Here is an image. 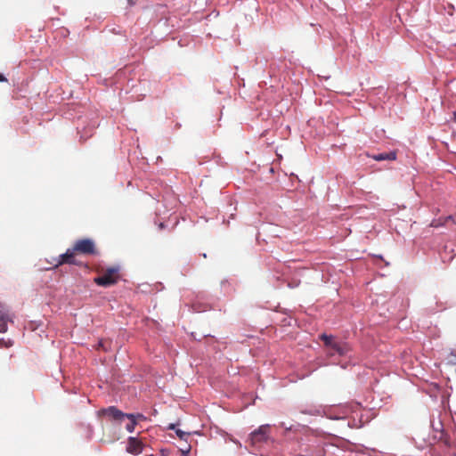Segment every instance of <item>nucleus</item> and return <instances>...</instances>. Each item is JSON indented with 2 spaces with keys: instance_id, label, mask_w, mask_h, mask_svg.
I'll return each mask as SVG.
<instances>
[{
  "instance_id": "f257e3e1",
  "label": "nucleus",
  "mask_w": 456,
  "mask_h": 456,
  "mask_svg": "<svg viewBox=\"0 0 456 456\" xmlns=\"http://www.w3.org/2000/svg\"><path fill=\"white\" fill-rule=\"evenodd\" d=\"M320 339L323 341L329 356H348L352 351L348 343L337 340L333 336L322 334Z\"/></svg>"
},
{
  "instance_id": "f03ea898",
  "label": "nucleus",
  "mask_w": 456,
  "mask_h": 456,
  "mask_svg": "<svg viewBox=\"0 0 456 456\" xmlns=\"http://www.w3.org/2000/svg\"><path fill=\"white\" fill-rule=\"evenodd\" d=\"M102 413L108 416L111 420L117 421L118 424H121L126 419H134L136 424L139 421L146 419V417L142 413H124L115 406H110L102 410Z\"/></svg>"
},
{
  "instance_id": "7ed1b4c3",
  "label": "nucleus",
  "mask_w": 456,
  "mask_h": 456,
  "mask_svg": "<svg viewBox=\"0 0 456 456\" xmlns=\"http://www.w3.org/2000/svg\"><path fill=\"white\" fill-rule=\"evenodd\" d=\"M119 268L116 266L107 268L101 275L94 278V281L102 287H110L114 285L119 280Z\"/></svg>"
},
{
  "instance_id": "20e7f679",
  "label": "nucleus",
  "mask_w": 456,
  "mask_h": 456,
  "mask_svg": "<svg viewBox=\"0 0 456 456\" xmlns=\"http://www.w3.org/2000/svg\"><path fill=\"white\" fill-rule=\"evenodd\" d=\"M72 248L77 254L98 255L94 241L88 238L76 240Z\"/></svg>"
},
{
  "instance_id": "39448f33",
  "label": "nucleus",
  "mask_w": 456,
  "mask_h": 456,
  "mask_svg": "<svg viewBox=\"0 0 456 456\" xmlns=\"http://www.w3.org/2000/svg\"><path fill=\"white\" fill-rule=\"evenodd\" d=\"M269 425H262L249 435V442L251 445H259L269 439Z\"/></svg>"
},
{
  "instance_id": "423d86ee",
  "label": "nucleus",
  "mask_w": 456,
  "mask_h": 456,
  "mask_svg": "<svg viewBox=\"0 0 456 456\" xmlns=\"http://www.w3.org/2000/svg\"><path fill=\"white\" fill-rule=\"evenodd\" d=\"M77 253L73 250V248H68L64 254L59 256L56 259V264L54 265V268L59 267L64 264L68 265H77L76 260Z\"/></svg>"
},
{
  "instance_id": "0eeeda50",
  "label": "nucleus",
  "mask_w": 456,
  "mask_h": 456,
  "mask_svg": "<svg viewBox=\"0 0 456 456\" xmlns=\"http://www.w3.org/2000/svg\"><path fill=\"white\" fill-rule=\"evenodd\" d=\"M144 448L143 443L137 437L130 436L127 438L126 451L133 455H139Z\"/></svg>"
},
{
  "instance_id": "6e6552de",
  "label": "nucleus",
  "mask_w": 456,
  "mask_h": 456,
  "mask_svg": "<svg viewBox=\"0 0 456 456\" xmlns=\"http://www.w3.org/2000/svg\"><path fill=\"white\" fill-rule=\"evenodd\" d=\"M370 157L377 161L395 160L396 159V152L395 151L384 152V153L375 154V155H372Z\"/></svg>"
},
{
  "instance_id": "1a4fd4ad",
  "label": "nucleus",
  "mask_w": 456,
  "mask_h": 456,
  "mask_svg": "<svg viewBox=\"0 0 456 456\" xmlns=\"http://www.w3.org/2000/svg\"><path fill=\"white\" fill-rule=\"evenodd\" d=\"M175 427V424H170L168 426V429L175 430V434L181 440L187 441V438L190 436V433L182 431L181 429L176 428Z\"/></svg>"
},
{
  "instance_id": "9d476101",
  "label": "nucleus",
  "mask_w": 456,
  "mask_h": 456,
  "mask_svg": "<svg viewBox=\"0 0 456 456\" xmlns=\"http://www.w3.org/2000/svg\"><path fill=\"white\" fill-rule=\"evenodd\" d=\"M449 220H452V216H448L446 217H440L438 219H435L431 222L430 226L437 228V227L444 225L447 223V221H449Z\"/></svg>"
},
{
  "instance_id": "9b49d317",
  "label": "nucleus",
  "mask_w": 456,
  "mask_h": 456,
  "mask_svg": "<svg viewBox=\"0 0 456 456\" xmlns=\"http://www.w3.org/2000/svg\"><path fill=\"white\" fill-rule=\"evenodd\" d=\"M137 424L134 422V419H128V422L127 424L126 425V429L129 432V433H133L134 431V428H135V426Z\"/></svg>"
},
{
  "instance_id": "f8f14e48",
  "label": "nucleus",
  "mask_w": 456,
  "mask_h": 456,
  "mask_svg": "<svg viewBox=\"0 0 456 456\" xmlns=\"http://www.w3.org/2000/svg\"><path fill=\"white\" fill-rule=\"evenodd\" d=\"M8 314L4 306L0 305V321L7 320Z\"/></svg>"
},
{
  "instance_id": "ddd939ff",
  "label": "nucleus",
  "mask_w": 456,
  "mask_h": 456,
  "mask_svg": "<svg viewBox=\"0 0 456 456\" xmlns=\"http://www.w3.org/2000/svg\"><path fill=\"white\" fill-rule=\"evenodd\" d=\"M448 363L451 364V365H455L456 364V352H452L449 355H448Z\"/></svg>"
},
{
  "instance_id": "4468645a",
  "label": "nucleus",
  "mask_w": 456,
  "mask_h": 456,
  "mask_svg": "<svg viewBox=\"0 0 456 456\" xmlns=\"http://www.w3.org/2000/svg\"><path fill=\"white\" fill-rule=\"evenodd\" d=\"M7 330L6 320L0 321V333H4Z\"/></svg>"
},
{
  "instance_id": "2eb2a0df",
  "label": "nucleus",
  "mask_w": 456,
  "mask_h": 456,
  "mask_svg": "<svg viewBox=\"0 0 456 456\" xmlns=\"http://www.w3.org/2000/svg\"><path fill=\"white\" fill-rule=\"evenodd\" d=\"M97 349H102L104 351H107V347L105 346V342L103 340H100L97 344Z\"/></svg>"
},
{
  "instance_id": "dca6fc26",
  "label": "nucleus",
  "mask_w": 456,
  "mask_h": 456,
  "mask_svg": "<svg viewBox=\"0 0 456 456\" xmlns=\"http://www.w3.org/2000/svg\"><path fill=\"white\" fill-rule=\"evenodd\" d=\"M0 82H7V78L0 73Z\"/></svg>"
},
{
  "instance_id": "f3484780",
  "label": "nucleus",
  "mask_w": 456,
  "mask_h": 456,
  "mask_svg": "<svg viewBox=\"0 0 456 456\" xmlns=\"http://www.w3.org/2000/svg\"><path fill=\"white\" fill-rule=\"evenodd\" d=\"M190 450H191V445H188V446L186 447L185 451H184V452H185V453H188V452H190Z\"/></svg>"
},
{
  "instance_id": "a211bd4d",
  "label": "nucleus",
  "mask_w": 456,
  "mask_h": 456,
  "mask_svg": "<svg viewBox=\"0 0 456 456\" xmlns=\"http://www.w3.org/2000/svg\"><path fill=\"white\" fill-rule=\"evenodd\" d=\"M453 120L456 122V111L453 112Z\"/></svg>"
},
{
  "instance_id": "6ab92c4d",
  "label": "nucleus",
  "mask_w": 456,
  "mask_h": 456,
  "mask_svg": "<svg viewBox=\"0 0 456 456\" xmlns=\"http://www.w3.org/2000/svg\"><path fill=\"white\" fill-rule=\"evenodd\" d=\"M128 2H129V4H133V3H132V0H128Z\"/></svg>"
},
{
  "instance_id": "aec40b11",
  "label": "nucleus",
  "mask_w": 456,
  "mask_h": 456,
  "mask_svg": "<svg viewBox=\"0 0 456 456\" xmlns=\"http://www.w3.org/2000/svg\"><path fill=\"white\" fill-rule=\"evenodd\" d=\"M149 456H154V455H153V454H151V455H149Z\"/></svg>"
},
{
  "instance_id": "412c9836",
  "label": "nucleus",
  "mask_w": 456,
  "mask_h": 456,
  "mask_svg": "<svg viewBox=\"0 0 456 456\" xmlns=\"http://www.w3.org/2000/svg\"><path fill=\"white\" fill-rule=\"evenodd\" d=\"M453 456H456V454H455V455H453Z\"/></svg>"
}]
</instances>
